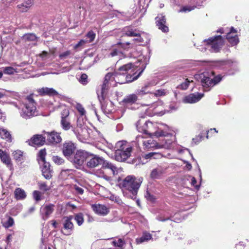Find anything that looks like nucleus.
<instances>
[{
	"mask_svg": "<svg viewBox=\"0 0 249 249\" xmlns=\"http://www.w3.org/2000/svg\"><path fill=\"white\" fill-rule=\"evenodd\" d=\"M20 116L25 119H30L37 115L36 104L32 95L28 96L20 111Z\"/></svg>",
	"mask_w": 249,
	"mask_h": 249,
	"instance_id": "nucleus-6",
	"label": "nucleus"
},
{
	"mask_svg": "<svg viewBox=\"0 0 249 249\" xmlns=\"http://www.w3.org/2000/svg\"><path fill=\"white\" fill-rule=\"evenodd\" d=\"M89 157V153L84 150H79L70 158V160L73 163L77 168H79L83 165Z\"/></svg>",
	"mask_w": 249,
	"mask_h": 249,
	"instance_id": "nucleus-8",
	"label": "nucleus"
},
{
	"mask_svg": "<svg viewBox=\"0 0 249 249\" xmlns=\"http://www.w3.org/2000/svg\"><path fill=\"white\" fill-rule=\"evenodd\" d=\"M142 181L143 178L142 177L138 178L132 175L128 176L122 183V188L136 196Z\"/></svg>",
	"mask_w": 249,
	"mask_h": 249,
	"instance_id": "nucleus-5",
	"label": "nucleus"
},
{
	"mask_svg": "<svg viewBox=\"0 0 249 249\" xmlns=\"http://www.w3.org/2000/svg\"><path fill=\"white\" fill-rule=\"evenodd\" d=\"M95 174L97 177L103 178L105 179L106 180L108 181L110 184L112 183L111 181L112 180L111 177L107 174V171L104 170L103 167L100 170L96 171Z\"/></svg>",
	"mask_w": 249,
	"mask_h": 249,
	"instance_id": "nucleus-34",
	"label": "nucleus"
},
{
	"mask_svg": "<svg viewBox=\"0 0 249 249\" xmlns=\"http://www.w3.org/2000/svg\"><path fill=\"white\" fill-rule=\"evenodd\" d=\"M87 160V166L89 168H94L102 165L104 159L97 155L89 153V157Z\"/></svg>",
	"mask_w": 249,
	"mask_h": 249,
	"instance_id": "nucleus-11",
	"label": "nucleus"
},
{
	"mask_svg": "<svg viewBox=\"0 0 249 249\" xmlns=\"http://www.w3.org/2000/svg\"><path fill=\"white\" fill-rule=\"evenodd\" d=\"M70 112L68 109H64L61 112V119H69Z\"/></svg>",
	"mask_w": 249,
	"mask_h": 249,
	"instance_id": "nucleus-56",
	"label": "nucleus"
},
{
	"mask_svg": "<svg viewBox=\"0 0 249 249\" xmlns=\"http://www.w3.org/2000/svg\"><path fill=\"white\" fill-rule=\"evenodd\" d=\"M48 142L52 144L58 143L61 142L62 138L59 133L55 131L46 132Z\"/></svg>",
	"mask_w": 249,
	"mask_h": 249,
	"instance_id": "nucleus-17",
	"label": "nucleus"
},
{
	"mask_svg": "<svg viewBox=\"0 0 249 249\" xmlns=\"http://www.w3.org/2000/svg\"><path fill=\"white\" fill-rule=\"evenodd\" d=\"M172 143V141L171 140H165V142L163 143H160V145H163L164 146L162 147V148H166L168 149L169 148L171 144Z\"/></svg>",
	"mask_w": 249,
	"mask_h": 249,
	"instance_id": "nucleus-57",
	"label": "nucleus"
},
{
	"mask_svg": "<svg viewBox=\"0 0 249 249\" xmlns=\"http://www.w3.org/2000/svg\"><path fill=\"white\" fill-rule=\"evenodd\" d=\"M76 108L80 114V116H84L85 115L86 111L83 106L80 104H77L76 105Z\"/></svg>",
	"mask_w": 249,
	"mask_h": 249,
	"instance_id": "nucleus-53",
	"label": "nucleus"
},
{
	"mask_svg": "<svg viewBox=\"0 0 249 249\" xmlns=\"http://www.w3.org/2000/svg\"><path fill=\"white\" fill-rule=\"evenodd\" d=\"M132 149V147H127L124 150L116 151L115 160L118 161H123L127 160L131 156Z\"/></svg>",
	"mask_w": 249,
	"mask_h": 249,
	"instance_id": "nucleus-12",
	"label": "nucleus"
},
{
	"mask_svg": "<svg viewBox=\"0 0 249 249\" xmlns=\"http://www.w3.org/2000/svg\"><path fill=\"white\" fill-rule=\"evenodd\" d=\"M115 77L114 73H108L105 77L104 81L101 86V88L97 90L98 98L102 102L104 100L107 95V90L110 87H115L117 83H121Z\"/></svg>",
	"mask_w": 249,
	"mask_h": 249,
	"instance_id": "nucleus-3",
	"label": "nucleus"
},
{
	"mask_svg": "<svg viewBox=\"0 0 249 249\" xmlns=\"http://www.w3.org/2000/svg\"><path fill=\"white\" fill-rule=\"evenodd\" d=\"M195 78L201 83L204 88L213 87L218 84L222 79L220 75L214 76L213 71H205L195 75Z\"/></svg>",
	"mask_w": 249,
	"mask_h": 249,
	"instance_id": "nucleus-4",
	"label": "nucleus"
},
{
	"mask_svg": "<svg viewBox=\"0 0 249 249\" xmlns=\"http://www.w3.org/2000/svg\"><path fill=\"white\" fill-rule=\"evenodd\" d=\"M79 81L83 85H86L88 83V76L87 74H81L79 79Z\"/></svg>",
	"mask_w": 249,
	"mask_h": 249,
	"instance_id": "nucleus-54",
	"label": "nucleus"
},
{
	"mask_svg": "<svg viewBox=\"0 0 249 249\" xmlns=\"http://www.w3.org/2000/svg\"><path fill=\"white\" fill-rule=\"evenodd\" d=\"M34 0H27L22 3L18 4L17 7L21 12H27L33 5Z\"/></svg>",
	"mask_w": 249,
	"mask_h": 249,
	"instance_id": "nucleus-30",
	"label": "nucleus"
},
{
	"mask_svg": "<svg viewBox=\"0 0 249 249\" xmlns=\"http://www.w3.org/2000/svg\"><path fill=\"white\" fill-rule=\"evenodd\" d=\"M165 169L162 166H158L154 169L150 174V177L153 179H159L164 174Z\"/></svg>",
	"mask_w": 249,
	"mask_h": 249,
	"instance_id": "nucleus-28",
	"label": "nucleus"
},
{
	"mask_svg": "<svg viewBox=\"0 0 249 249\" xmlns=\"http://www.w3.org/2000/svg\"><path fill=\"white\" fill-rule=\"evenodd\" d=\"M139 35V32L136 30L130 29L125 33V35L128 36H137Z\"/></svg>",
	"mask_w": 249,
	"mask_h": 249,
	"instance_id": "nucleus-48",
	"label": "nucleus"
},
{
	"mask_svg": "<svg viewBox=\"0 0 249 249\" xmlns=\"http://www.w3.org/2000/svg\"><path fill=\"white\" fill-rule=\"evenodd\" d=\"M74 188L77 193L81 195L83 194L84 190L82 188L77 186H75Z\"/></svg>",
	"mask_w": 249,
	"mask_h": 249,
	"instance_id": "nucleus-62",
	"label": "nucleus"
},
{
	"mask_svg": "<svg viewBox=\"0 0 249 249\" xmlns=\"http://www.w3.org/2000/svg\"><path fill=\"white\" fill-rule=\"evenodd\" d=\"M34 198L36 201H38L41 199V194L38 191H35L33 192Z\"/></svg>",
	"mask_w": 249,
	"mask_h": 249,
	"instance_id": "nucleus-58",
	"label": "nucleus"
},
{
	"mask_svg": "<svg viewBox=\"0 0 249 249\" xmlns=\"http://www.w3.org/2000/svg\"><path fill=\"white\" fill-rule=\"evenodd\" d=\"M38 92L41 95L53 96L58 94V93L53 88L43 87L38 89Z\"/></svg>",
	"mask_w": 249,
	"mask_h": 249,
	"instance_id": "nucleus-29",
	"label": "nucleus"
},
{
	"mask_svg": "<svg viewBox=\"0 0 249 249\" xmlns=\"http://www.w3.org/2000/svg\"><path fill=\"white\" fill-rule=\"evenodd\" d=\"M168 93V91L166 89H160L156 90L155 92L151 93L156 97H160L166 96Z\"/></svg>",
	"mask_w": 249,
	"mask_h": 249,
	"instance_id": "nucleus-40",
	"label": "nucleus"
},
{
	"mask_svg": "<svg viewBox=\"0 0 249 249\" xmlns=\"http://www.w3.org/2000/svg\"><path fill=\"white\" fill-rule=\"evenodd\" d=\"M152 239V235L147 232H144L142 236L136 239V242L137 244H141L144 242H147Z\"/></svg>",
	"mask_w": 249,
	"mask_h": 249,
	"instance_id": "nucleus-36",
	"label": "nucleus"
},
{
	"mask_svg": "<svg viewBox=\"0 0 249 249\" xmlns=\"http://www.w3.org/2000/svg\"><path fill=\"white\" fill-rule=\"evenodd\" d=\"M0 137L7 141H11V136L9 132L3 128H0Z\"/></svg>",
	"mask_w": 249,
	"mask_h": 249,
	"instance_id": "nucleus-37",
	"label": "nucleus"
},
{
	"mask_svg": "<svg viewBox=\"0 0 249 249\" xmlns=\"http://www.w3.org/2000/svg\"><path fill=\"white\" fill-rule=\"evenodd\" d=\"M73 218L72 216L70 215L64 217L63 227L65 231H62L63 233L66 235H69L72 233L74 225L71 220Z\"/></svg>",
	"mask_w": 249,
	"mask_h": 249,
	"instance_id": "nucleus-13",
	"label": "nucleus"
},
{
	"mask_svg": "<svg viewBox=\"0 0 249 249\" xmlns=\"http://www.w3.org/2000/svg\"><path fill=\"white\" fill-rule=\"evenodd\" d=\"M46 155V151L45 149H41L38 154V163L46 162L45 157Z\"/></svg>",
	"mask_w": 249,
	"mask_h": 249,
	"instance_id": "nucleus-41",
	"label": "nucleus"
},
{
	"mask_svg": "<svg viewBox=\"0 0 249 249\" xmlns=\"http://www.w3.org/2000/svg\"><path fill=\"white\" fill-rule=\"evenodd\" d=\"M40 165L42 173L44 177L49 179L52 177V170L50 169V164L49 162L46 161L39 163Z\"/></svg>",
	"mask_w": 249,
	"mask_h": 249,
	"instance_id": "nucleus-19",
	"label": "nucleus"
},
{
	"mask_svg": "<svg viewBox=\"0 0 249 249\" xmlns=\"http://www.w3.org/2000/svg\"><path fill=\"white\" fill-rule=\"evenodd\" d=\"M127 147H131L127 145V142L125 141H121L118 142L116 143L115 147L116 148V151H121L126 149Z\"/></svg>",
	"mask_w": 249,
	"mask_h": 249,
	"instance_id": "nucleus-39",
	"label": "nucleus"
},
{
	"mask_svg": "<svg viewBox=\"0 0 249 249\" xmlns=\"http://www.w3.org/2000/svg\"><path fill=\"white\" fill-rule=\"evenodd\" d=\"M5 95V90L3 89H0V99L2 98Z\"/></svg>",
	"mask_w": 249,
	"mask_h": 249,
	"instance_id": "nucleus-64",
	"label": "nucleus"
},
{
	"mask_svg": "<svg viewBox=\"0 0 249 249\" xmlns=\"http://www.w3.org/2000/svg\"><path fill=\"white\" fill-rule=\"evenodd\" d=\"M45 137H43L42 135L36 134L34 135L27 142L31 146H42L45 143Z\"/></svg>",
	"mask_w": 249,
	"mask_h": 249,
	"instance_id": "nucleus-15",
	"label": "nucleus"
},
{
	"mask_svg": "<svg viewBox=\"0 0 249 249\" xmlns=\"http://www.w3.org/2000/svg\"><path fill=\"white\" fill-rule=\"evenodd\" d=\"M136 37L133 40L138 43H147L149 41V36L143 32H139V35Z\"/></svg>",
	"mask_w": 249,
	"mask_h": 249,
	"instance_id": "nucleus-33",
	"label": "nucleus"
},
{
	"mask_svg": "<svg viewBox=\"0 0 249 249\" xmlns=\"http://www.w3.org/2000/svg\"><path fill=\"white\" fill-rule=\"evenodd\" d=\"M226 38L232 46L236 45L239 42L237 31L233 27H231L230 31L227 33Z\"/></svg>",
	"mask_w": 249,
	"mask_h": 249,
	"instance_id": "nucleus-16",
	"label": "nucleus"
},
{
	"mask_svg": "<svg viewBox=\"0 0 249 249\" xmlns=\"http://www.w3.org/2000/svg\"><path fill=\"white\" fill-rule=\"evenodd\" d=\"M146 139L147 137H144L143 135H139L136 137L134 143L137 147L144 149Z\"/></svg>",
	"mask_w": 249,
	"mask_h": 249,
	"instance_id": "nucleus-32",
	"label": "nucleus"
},
{
	"mask_svg": "<svg viewBox=\"0 0 249 249\" xmlns=\"http://www.w3.org/2000/svg\"><path fill=\"white\" fill-rule=\"evenodd\" d=\"M86 118L84 116H80L77 120V126L72 130L77 138L81 142H84L89 137V130L86 125Z\"/></svg>",
	"mask_w": 249,
	"mask_h": 249,
	"instance_id": "nucleus-7",
	"label": "nucleus"
},
{
	"mask_svg": "<svg viewBox=\"0 0 249 249\" xmlns=\"http://www.w3.org/2000/svg\"><path fill=\"white\" fill-rule=\"evenodd\" d=\"M163 104V102L161 100H160L158 101L157 102L151 105V107H152L153 109H155L158 106H162Z\"/></svg>",
	"mask_w": 249,
	"mask_h": 249,
	"instance_id": "nucleus-60",
	"label": "nucleus"
},
{
	"mask_svg": "<svg viewBox=\"0 0 249 249\" xmlns=\"http://www.w3.org/2000/svg\"><path fill=\"white\" fill-rule=\"evenodd\" d=\"M138 99V96L136 94H131L125 96L122 100V103L123 105L128 107L129 106L136 103Z\"/></svg>",
	"mask_w": 249,
	"mask_h": 249,
	"instance_id": "nucleus-25",
	"label": "nucleus"
},
{
	"mask_svg": "<svg viewBox=\"0 0 249 249\" xmlns=\"http://www.w3.org/2000/svg\"><path fill=\"white\" fill-rule=\"evenodd\" d=\"M53 160L57 165H60L64 163V160L61 157L57 156H53Z\"/></svg>",
	"mask_w": 249,
	"mask_h": 249,
	"instance_id": "nucleus-52",
	"label": "nucleus"
},
{
	"mask_svg": "<svg viewBox=\"0 0 249 249\" xmlns=\"http://www.w3.org/2000/svg\"><path fill=\"white\" fill-rule=\"evenodd\" d=\"M71 53L70 51H67L64 53H60L59 55V58L61 59H64L67 58Z\"/></svg>",
	"mask_w": 249,
	"mask_h": 249,
	"instance_id": "nucleus-59",
	"label": "nucleus"
},
{
	"mask_svg": "<svg viewBox=\"0 0 249 249\" xmlns=\"http://www.w3.org/2000/svg\"><path fill=\"white\" fill-rule=\"evenodd\" d=\"M196 180L195 178H192L191 179V184L192 185L194 186L196 189H198L199 188V185H196Z\"/></svg>",
	"mask_w": 249,
	"mask_h": 249,
	"instance_id": "nucleus-63",
	"label": "nucleus"
},
{
	"mask_svg": "<svg viewBox=\"0 0 249 249\" xmlns=\"http://www.w3.org/2000/svg\"><path fill=\"white\" fill-rule=\"evenodd\" d=\"M86 36L89 39L88 42L91 43L94 40L96 34L93 31H90L87 34Z\"/></svg>",
	"mask_w": 249,
	"mask_h": 249,
	"instance_id": "nucleus-49",
	"label": "nucleus"
},
{
	"mask_svg": "<svg viewBox=\"0 0 249 249\" xmlns=\"http://www.w3.org/2000/svg\"><path fill=\"white\" fill-rule=\"evenodd\" d=\"M161 80H162V78L160 76L154 78L153 80L145 84L141 89H138L136 91V94L140 96H143L148 93L151 94L152 92L149 91L150 88L156 86Z\"/></svg>",
	"mask_w": 249,
	"mask_h": 249,
	"instance_id": "nucleus-10",
	"label": "nucleus"
},
{
	"mask_svg": "<svg viewBox=\"0 0 249 249\" xmlns=\"http://www.w3.org/2000/svg\"><path fill=\"white\" fill-rule=\"evenodd\" d=\"M14 224V219L10 216L8 217L7 219L3 222V226L6 228L12 227Z\"/></svg>",
	"mask_w": 249,
	"mask_h": 249,
	"instance_id": "nucleus-44",
	"label": "nucleus"
},
{
	"mask_svg": "<svg viewBox=\"0 0 249 249\" xmlns=\"http://www.w3.org/2000/svg\"><path fill=\"white\" fill-rule=\"evenodd\" d=\"M75 149V147L73 143L68 142L65 143L63 145V154L65 157L70 158Z\"/></svg>",
	"mask_w": 249,
	"mask_h": 249,
	"instance_id": "nucleus-27",
	"label": "nucleus"
},
{
	"mask_svg": "<svg viewBox=\"0 0 249 249\" xmlns=\"http://www.w3.org/2000/svg\"><path fill=\"white\" fill-rule=\"evenodd\" d=\"M38 185L39 189L43 191H49L50 189V187H49L45 182H38Z\"/></svg>",
	"mask_w": 249,
	"mask_h": 249,
	"instance_id": "nucleus-51",
	"label": "nucleus"
},
{
	"mask_svg": "<svg viewBox=\"0 0 249 249\" xmlns=\"http://www.w3.org/2000/svg\"><path fill=\"white\" fill-rule=\"evenodd\" d=\"M137 130L150 137H160L167 136L171 128L168 125L150 121L142 123L139 121L136 124Z\"/></svg>",
	"mask_w": 249,
	"mask_h": 249,
	"instance_id": "nucleus-2",
	"label": "nucleus"
},
{
	"mask_svg": "<svg viewBox=\"0 0 249 249\" xmlns=\"http://www.w3.org/2000/svg\"><path fill=\"white\" fill-rule=\"evenodd\" d=\"M54 205L48 204L42 205L40 208V214L44 220L47 219L54 210Z\"/></svg>",
	"mask_w": 249,
	"mask_h": 249,
	"instance_id": "nucleus-14",
	"label": "nucleus"
},
{
	"mask_svg": "<svg viewBox=\"0 0 249 249\" xmlns=\"http://www.w3.org/2000/svg\"><path fill=\"white\" fill-rule=\"evenodd\" d=\"M161 155L159 153L156 152H151L149 153L145 156V158L146 159H158L161 157Z\"/></svg>",
	"mask_w": 249,
	"mask_h": 249,
	"instance_id": "nucleus-46",
	"label": "nucleus"
},
{
	"mask_svg": "<svg viewBox=\"0 0 249 249\" xmlns=\"http://www.w3.org/2000/svg\"><path fill=\"white\" fill-rule=\"evenodd\" d=\"M130 43L129 42H126L125 43H118L115 46H114L113 47V49L112 52L110 53V55L112 57H114L117 55H121L122 53L120 51L117 50L116 47L121 48L124 49H126L128 48V46L130 45Z\"/></svg>",
	"mask_w": 249,
	"mask_h": 249,
	"instance_id": "nucleus-24",
	"label": "nucleus"
},
{
	"mask_svg": "<svg viewBox=\"0 0 249 249\" xmlns=\"http://www.w3.org/2000/svg\"><path fill=\"white\" fill-rule=\"evenodd\" d=\"M145 143L144 148L145 150L160 149L163 146V145H160V143L152 140L151 137L149 138L147 137Z\"/></svg>",
	"mask_w": 249,
	"mask_h": 249,
	"instance_id": "nucleus-21",
	"label": "nucleus"
},
{
	"mask_svg": "<svg viewBox=\"0 0 249 249\" xmlns=\"http://www.w3.org/2000/svg\"><path fill=\"white\" fill-rule=\"evenodd\" d=\"M204 42L207 43V48H210L214 52H218L224 44V39L221 36H215Z\"/></svg>",
	"mask_w": 249,
	"mask_h": 249,
	"instance_id": "nucleus-9",
	"label": "nucleus"
},
{
	"mask_svg": "<svg viewBox=\"0 0 249 249\" xmlns=\"http://www.w3.org/2000/svg\"><path fill=\"white\" fill-rule=\"evenodd\" d=\"M23 38L26 41H35L36 39V36L34 34H27L23 36Z\"/></svg>",
	"mask_w": 249,
	"mask_h": 249,
	"instance_id": "nucleus-47",
	"label": "nucleus"
},
{
	"mask_svg": "<svg viewBox=\"0 0 249 249\" xmlns=\"http://www.w3.org/2000/svg\"><path fill=\"white\" fill-rule=\"evenodd\" d=\"M124 240L121 238H117L112 241V244L115 246L121 249L123 248L125 245Z\"/></svg>",
	"mask_w": 249,
	"mask_h": 249,
	"instance_id": "nucleus-42",
	"label": "nucleus"
},
{
	"mask_svg": "<svg viewBox=\"0 0 249 249\" xmlns=\"http://www.w3.org/2000/svg\"><path fill=\"white\" fill-rule=\"evenodd\" d=\"M14 194L15 199L17 200H23L27 196L25 191L20 188H16Z\"/></svg>",
	"mask_w": 249,
	"mask_h": 249,
	"instance_id": "nucleus-31",
	"label": "nucleus"
},
{
	"mask_svg": "<svg viewBox=\"0 0 249 249\" xmlns=\"http://www.w3.org/2000/svg\"><path fill=\"white\" fill-rule=\"evenodd\" d=\"M18 72L17 69L12 67H6L3 68V73L6 74L12 75Z\"/></svg>",
	"mask_w": 249,
	"mask_h": 249,
	"instance_id": "nucleus-43",
	"label": "nucleus"
},
{
	"mask_svg": "<svg viewBox=\"0 0 249 249\" xmlns=\"http://www.w3.org/2000/svg\"><path fill=\"white\" fill-rule=\"evenodd\" d=\"M202 138V137L201 136L199 135L198 136H196L195 138H194L193 139V141L196 144L201 141Z\"/></svg>",
	"mask_w": 249,
	"mask_h": 249,
	"instance_id": "nucleus-61",
	"label": "nucleus"
},
{
	"mask_svg": "<svg viewBox=\"0 0 249 249\" xmlns=\"http://www.w3.org/2000/svg\"><path fill=\"white\" fill-rule=\"evenodd\" d=\"M74 219L78 226H81L84 222L83 214L82 213H79L75 215Z\"/></svg>",
	"mask_w": 249,
	"mask_h": 249,
	"instance_id": "nucleus-45",
	"label": "nucleus"
},
{
	"mask_svg": "<svg viewBox=\"0 0 249 249\" xmlns=\"http://www.w3.org/2000/svg\"><path fill=\"white\" fill-rule=\"evenodd\" d=\"M192 82H193V81H190L188 80V79H186L184 82L178 86V88L182 90H185L188 88L189 84Z\"/></svg>",
	"mask_w": 249,
	"mask_h": 249,
	"instance_id": "nucleus-50",
	"label": "nucleus"
},
{
	"mask_svg": "<svg viewBox=\"0 0 249 249\" xmlns=\"http://www.w3.org/2000/svg\"><path fill=\"white\" fill-rule=\"evenodd\" d=\"M0 159L1 161L4 163L10 169H13V164L9 155L5 151L0 149Z\"/></svg>",
	"mask_w": 249,
	"mask_h": 249,
	"instance_id": "nucleus-23",
	"label": "nucleus"
},
{
	"mask_svg": "<svg viewBox=\"0 0 249 249\" xmlns=\"http://www.w3.org/2000/svg\"><path fill=\"white\" fill-rule=\"evenodd\" d=\"M91 208L97 214L106 215L109 213L108 209L105 205L97 204L91 205Z\"/></svg>",
	"mask_w": 249,
	"mask_h": 249,
	"instance_id": "nucleus-20",
	"label": "nucleus"
},
{
	"mask_svg": "<svg viewBox=\"0 0 249 249\" xmlns=\"http://www.w3.org/2000/svg\"><path fill=\"white\" fill-rule=\"evenodd\" d=\"M157 26L159 29L161 30L163 32H168L169 29L166 24V18L165 16L160 15L156 18Z\"/></svg>",
	"mask_w": 249,
	"mask_h": 249,
	"instance_id": "nucleus-22",
	"label": "nucleus"
},
{
	"mask_svg": "<svg viewBox=\"0 0 249 249\" xmlns=\"http://www.w3.org/2000/svg\"><path fill=\"white\" fill-rule=\"evenodd\" d=\"M146 67V64L142 62L141 58L139 62L133 65L130 63L119 68L118 71L114 72L115 77L121 83L120 84L132 82L138 78Z\"/></svg>",
	"mask_w": 249,
	"mask_h": 249,
	"instance_id": "nucleus-1",
	"label": "nucleus"
},
{
	"mask_svg": "<svg viewBox=\"0 0 249 249\" xmlns=\"http://www.w3.org/2000/svg\"><path fill=\"white\" fill-rule=\"evenodd\" d=\"M12 156L14 159L18 162H22L24 160V156L23 152L19 150L14 151L12 153Z\"/></svg>",
	"mask_w": 249,
	"mask_h": 249,
	"instance_id": "nucleus-35",
	"label": "nucleus"
},
{
	"mask_svg": "<svg viewBox=\"0 0 249 249\" xmlns=\"http://www.w3.org/2000/svg\"><path fill=\"white\" fill-rule=\"evenodd\" d=\"M60 124L64 130H68L72 127L69 118L61 119Z\"/></svg>",
	"mask_w": 249,
	"mask_h": 249,
	"instance_id": "nucleus-38",
	"label": "nucleus"
},
{
	"mask_svg": "<svg viewBox=\"0 0 249 249\" xmlns=\"http://www.w3.org/2000/svg\"><path fill=\"white\" fill-rule=\"evenodd\" d=\"M86 43H88V40L81 39L77 44L74 46L73 48L74 49H77L79 47L84 46Z\"/></svg>",
	"mask_w": 249,
	"mask_h": 249,
	"instance_id": "nucleus-55",
	"label": "nucleus"
},
{
	"mask_svg": "<svg viewBox=\"0 0 249 249\" xmlns=\"http://www.w3.org/2000/svg\"><path fill=\"white\" fill-rule=\"evenodd\" d=\"M204 96L203 93H195L188 95L185 96L183 101L185 103L193 104L199 101Z\"/></svg>",
	"mask_w": 249,
	"mask_h": 249,
	"instance_id": "nucleus-18",
	"label": "nucleus"
},
{
	"mask_svg": "<svg viewBox=\"0 0 249 249\" xmlns=\"http://www.w3.org/2000/svg\"><path fill=\"white\" fill-rule=\"evenodd\" d=\"M102 167L104 170L107 171V170H110L109 174L115 175L118 173L117 168L111 162L104 160L102 163Z\"/></svg>",
	"mask_w": 249,
	"mask_h": 249,
	"instance_id": "nucleus-26",
	"label": "nucleus"
}]
</instances>
